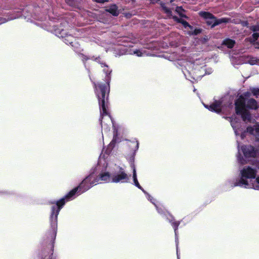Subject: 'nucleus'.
Masks as SVG:
<instances>
[{"mask_svg":"<svg viewBox=\"0 0 259 259\" xmlns=\"http://www.w3.org/2000/svg\"><path fill=\"white\" fill-rule=\"evenodd\" d=\"M152 3H156L159 1V0H150Z\"/></svg>","mask_w":259,"mask_h":259,"instance_id":"nucleus-27","label":"nucleus"},{"mask_svg":"<svg viewBox=\"0 0 259 259\" xmlns=\"http://www.w3.org/2000/svg\"><path fill=\"white\" fill-rule=\"evenodd\" d=\"M205 107L209 109L211 112H219L221 111L222 105L221 103L219 101H216L210 105L208 106L205 105Z\"/></svg>","mask_w":259,"mask_h":259,"instance_id":"nucleus-8","label":"nucleus"},{"mask_svg":"<svg viewBox=\"0 0 259 259\" xmlns=\"http://www.w3.org/2000/svg\"><path fill=\"white\" fill-rule=\"evenodd\" d=\"M249 95V93H246L244 94V96L245 97H247Z\"/></svg>","mask_w":259,"mask_h":259,"instance_id":"nucleus-28","label":"nucleus"},{"mask_svg":"<svg viewBox=\"0 0 259 259\" xmlns=\"http://www.w3.org/2000/svg\"><path fill=\"white\" fill-rule=\"evenodd\" d=\"M242 151L246 158L254 157L257 155V152L254 150V148L251 146H242L241 149L238 146V152L240 153Z\"/></svg>","mask_w":259,"mask_h":259,"instance_id":"nucleus-6","label":"nucleus"},{"mask_svg":"<svg viewBox=\"0 0 259 259\" xmlns=\"http://www.w3.org/2000/svg\"><path fill=\"white\" fill-rule=\"evenodd\" d=\"M237 114H232L231 117H229L230 119V122L232 125V126L234 130L235 133L236 135H238L240 134V130L238 128V120H239L238 118L236 117Z\"/></svg>","mask_w":259,"mask_h":259,"instance_id":"nucleus-9","label":"nucleus"},{"mask_svg":"<svg viewBox=\"0 0 259 259\" xmlns=\"http://www.w3.org/2000/svg\"><path fill=\"white\" fill-rule=\"evenodd\" d=\"M67 3L70 5H71L73 4V0H66Z\"/></svg>","mask_w":259,"mask_h":259,"instance_id":"nucleus-25","label":"nucleus"},{"mask_svg":"<svg viewBox=\"0 0 259 259\" xmlns=\"http://www.w3.org/2000/svg\"><path fill=\"white\" fill-rule=\"evenodd\" d=\"M96 185V179L93 175H90L84 179L80 185L71 191L64 198H62L57 203L56 206L52 207V211L51 216L52 227L55 229L57 227V217L61 208L64 205L65 199L71 198L78 190L79 194L89 190L93 185Z\"/></svg>","mask_w":259,"mask_h":259,"instance_id":"nucleus-1","label":"nucleus"},{"mask_svg":"<svg viewBox=\"0 0 259 259\" xmlns=\"http://www.w3.org/2000/svg\"><path fill=\"white\" fill-rule=\"evenodd\" d=\"M182 23L183 25H184V27L187 29H191V30L188 31V33L190 34H197L199 32V30L195 29L194 31L192 30V27L186 21H182Z\"/></svg>","mask_w":259,"mask_h":259,"instance_id":"nucleus-15","label":"nucleus"},{"mask_svg":"<svg viewBox=\"0 0 259 259\" xmlns=\"http://www.w3.org/2000/svg\"><path fill=\"white\" fill-rule=\"evenodd\" d=\"M247 132L249 134L255 136L256 138L259 139V125H255L253 127H248Z\"/></svg>","mask_w":259,"mask_h":259,"instance_id":"nucleus-12","label":"nucleus"},{"mask_svg":"<svg viewBox=\"0 0 259 259\" xmlns=\"http://www.w3.org/2000/svg\"><path fill=\"white\" fill-rule=\"evenodd\" d=\"M246 107L250 109H256L257 107V103L255 100L250 99L247 101Z\"/></svg>","mask_w":259,"mask_h":259,"instance_id":"nucleus-16","label":"nucleus"},{"mask_svg":"<svg viewBox=\"0 0 259 259\" xmlns=\"http://www.w3.org/2000/svg\"><path fill=\"white\" fill-rule=\"evenodd\" d=\"M179 225V223H178V222L172 223V225H173V227L175 229V235H176V237L177 235V230Z\"/></svg>","mask_w":259,"mask_h":259,"instance_id":"nucleus-21","label":"nucleus"},{"mask_svg":"<svg viewBox=\"0 0 259 259\" xmlns=\"http://www.w3.org/2000/svg\"><path fill=\"white\" fill-rule=\"evenodd\" d=\"M165 10L167 13H168L169 12V10L166 8H165Z\"/></svg>","mask_w":259,"mask_h":259,"instance_id":"nucleus-29","label":"nucleus"},{"mask_svg":"<svg viewBox=\"0 0 259 259\" xmlns=\"http://www.w3.org/2000/svg\"><path fill=\"white\" fill-rule=\"evenodd\" d=\"M133 179H134V182L135 186H137L139 189H141L143 191V192H144V193L147 194V198L151 201L152 199H151V196L149 195L148 194H147L144 191V190L143 189H142V188L141 187V186L140 185V184L138 181V180L137 178L136 171L135 167L134 166L133 167Z\"/></svg>","mask_w":259,"mask_h":259,"instance_id":"nucleus-11","label":"nucleus"},{"mask_svg":"<svg viewBox=\"0 0 259 259\" xmlns=\"http://www.w3.org/2000/svg\"><path fill=\"white\" fill-rule=\"evenodd\" d=\"M257 167H258V168L259 169V165H257Z\"/></svg>","mask_w":259,"mask_h":259,"instance_id":"nucleus-34","label":"nucleus"},{"mask_svg":"<svg viewBox=\"0 0 259 259\" xmlns=\"http://www.w3.org/2000/svg\"><path fill=\"white\" fill-rule=\"evenodd\" d=\"M251 93L253 94L254 96H255L256 98L259 97V89L253 88L251 90Z\"/></svg>","mask_w":259,"mask_h":259,"instance_id":"nucleus-19","label":"nucleus"},{"mask_svg":"<svg viewBox=\"0 0 259 259\" xmlns=\"http://www.w3.org/2000/svg\"><path fill=\"white\" fill-rule=\"evenodd\" d=\"M235 44V42L234 40L229 38L225 39L223 41V44L230 49L232 48Z\"/></svg>","mask_w":259,"mask_h":259,"instance_id":"nucleus-17","label":"nucleus"},{"mask_svg":"<svg viewBox=\"0 0 259 259\" xmlns=\"http://www.w3.org/2000/svg\"><path fill=\"white\" fill-rule=\"evenodd\" d=\"M256 173V170L251 167H244L240 171L241 179L235 185L245 188L259 190V177L254 180V183H251L252 179L255 178Z\"/></svg>","mask_w":259,"mask_h":259,"instance_id":"nucleus-2","label":"nucleus"},{"mask_svg":"<svg viewBox=\"0 0 259 259\" xmlns=\"http://www.w3.org/2000/svg\"><path fill=\"white\" fill-rule=\"evenodd\" d=\"M176 12H177L180 16L183 17L184 15L183 14V10L182 9L181 7H177L176 10Z\"/></svg>","mask_w":259,"mask_h":259,"instance_id":"nucleus-23","label":"nucleus"},{"mask_svg":"<svg viewBox=\"0 0 259 259\" xmlns=\"http://www.w3.org/2000/svg\"><path fill=\"white\" fill-rule=\"evenodd\" d=\"M129 178L127 174L122 170L115 173L112 176L111 182L113 183H125L127 182Z\"/></svg>","mask_w":259,"mask_h":259,"instance_id":"nucleus-5","label":"nucleus"},{"mask_svg":"<svg viewBox=\"0 0 259 259\" xmlns=\"http://www.w3.org/2000/svg\"><path fill=\"white\" fill-rule=\"evenodd\" d=\"M238 159L240 161V162L242 164H243L244 163L243 159L240 158L239 157H238Z\"/></svg>","mask_w":259,"mask_h":259,"instance_id":"nucleus-26","label":"nucleus"},{"mask_svg":"<svg viewBox=\"0 0 259 259\" xmlns=\"http://www.w3.org/2000/svg\"><path fill=\"white\" fill-rule=\"evenodd\" d=\"M106 11L115 16H118L119 14V10L115 5L110 6L106 9Z\"/></svg>","mask_w":259,"mask_h":259,"instance_id":"nucleus-13","label":"nucleus"},{"mask_svg":"<svg viewBox=\"0 0 259 259\" xmlns=\"http://www.w3.org/2000/svg\"><path fill=\"white\" fill-rule=\"evenodd\" d=\"M93 1L96 3H101V4H103L105 2H108V0H93Z\"/></svg>","mask_w":259,"mask_h":259,"instance_id":"nucleus-24","label":"nucleus"},{"mask_svg":"<svg viewBox=\"0 0 259 259\" xmlns=\"http://www.w3.org/2000/svg\"><path fill=\"white\" fill-rule=\"evenodd\" d=\"M240 115H241V118L244 121H246V120H249L251 117V114H240Z\"/></svg>","mask_w":259,"mask_h":259,"instance_id":"nucleus-20","label":"nucleus"},{"mask_svg":"<svg viewBox=\"0 0 259 259\" xmlns=\"http://www.w3.org/2000/svg\"><path fill=\"white\" fill-rule=\"evenodd\" d=\"M236 106V113H243V112L245 110V101L244 97L241 96L237 100L235 103Z\"/></svg>","mask_w":259,"mask_h":259,"instance_id":"nucleus-7","label":"nucleus"},{"mask_svg":"<svg viewBox=\"0 0 259 259\" xmlns=\"http://www.w3.org/2000/svg\"><path fill=\"white\" fill-rule=\"evenodd\" d=\"M100 181H104L105 182H111L112 177H111L108 172H103L100 175L98 178L96 179V183Z\"/></svg>","mask_w":259,"mask_h":259,"instance_id":"nucleus-10","label":"nucleus"},{"mask_svg":"<svg viewBox=\"0 0 259 259\" xmlns=\"http://www.w3.org/2000/svg\"><path fill=\"white\" fill-rule=\"evenodd\" d=\"M113 127H114V131H113L114 138H113V141H116V138L118 135L117 130L116 129L115 126L114 124H113Z\"/></svg>","mask_w":259,"mask_h":259,"instance_id":"nucleus-22","label":"nucleus"},{"mask_svg":"<svg viewBox=\"0 0 259 259\" xmlns=\"http://www.w3.org/2000/svg\"><path fill=\"white\" fill-rule=\"evenodd\" d=\"M139 143L138 142H137V148H138Z\"/></svg>","mask_w":259,"mask_h":259,"instance_id":"nucleus-32","label":"nucleus"},{"mask_svg":"<svg viewBox=\"0 0 259 259\" xmlns=\"http://www.w3.org/2000/svg\"><path fill=\"white\" fill-rule=\"evenodd\" d=\"M177 255H178V259H179V255H178V251L177 252Z\"/></svg>","mask_w":259,"mask_h":259,"instance_id":"nucleus-33","label":"nucleus"},{"mask_svg":"<svg viewBox=\"0 0 259 259\" xmlns=\"http://www.w3.org/2000/svg\"><path fill=\"white\" fill-rule=\"evenodd\" d=\"M134 54L136 55L138 57H142L145 55H147V54L146 53V52L139 50L134 51Z\"/></svg>","mask_w":259,"mask_h":259,"instance_id":"nucleus-18","label":"nucleus"},{"mask_svg":"<svg viewBox=\"0 0 259 259\" xmlns=\"http://www.w3.org/2000/svg\"><path fill=\"white\" fill-rule=\"evenodd\" d=\"M241 137L242 139H243L244 137V134H241Z\"/></svg>","mask_w":259,"mask_h":259,"instance_id":"nucleus-31","label":"nucleus"},{"mask_svg":"<svg viewBox=\"0 0 259 259\" xmlns=\"http://www.w3.org/2000/svg\"><path fill=\"white\" fill-rule=\"evenodd\" d=\"M251 29L254 32L252 34V39H251V41H255L257 38L259 37V25H255L251 27Z\"/></svg>","mask_w":259,"mask_h":259,"instance_id":"nucleus-14","label":"nucleus"},{"mask_svg":"<svg viewBox=\"0 0 259 259\" xmlns=\"http://www.w3.org/2000/svg\"><path fill=\"white\" fill-rule=\"evenodd\" d=\"M96 93L99 101L102 103V109L103 113H107V111L105 107V100L107 98L109 93V85L108 83L104 84H98L96 85Z\"/></svg>","mask_w":259,"mask_h":259,"instance_id":"nucleus-3","label":"nucleus"},{"mask_svg":"<svg viewBox=\"0 0 259 259\" xmlns=\"http://www.w3.org/2000/svg\"><path fill=\"white\" fill-rule=\"evenodd\" d=\"M255 47L257 48H259V44H256V46L255 45Z\"/></svg>","mask_w":259,"mask_h":259,"instance_id":"nucleus-30","label":"nucleus"},{"mask_svg":"<svg viewBox=\"0 0 259 259\" xmlns=\"http://www.w3.org/2000/svg\"><path fill=\"white\" fill-rule=\"evenodd\" d=\"M200 14L206 20V23L208 25H211L213 27L217 25L221 24L222 23H226L229 21L228 19L227 18H221L217 19L214 17L211 14L207 12H200Z\"/></svg>","mask_w":259,"mask_h":259,"instance_id":"nucleus-4","label":"nucleus"}]
</instances>
